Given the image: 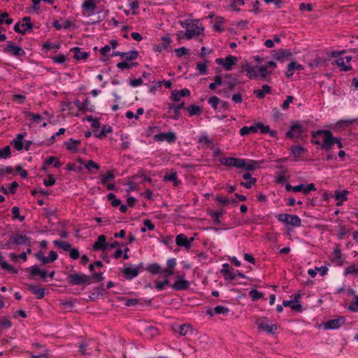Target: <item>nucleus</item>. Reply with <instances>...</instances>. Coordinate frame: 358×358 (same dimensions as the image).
I'll return each instance as SVG.
<instances>
[{
  "label": "nucleus",
  "mask_w": 358,
  "mask_h": 358,
  "mask_svg": "<svg viewBox=\"0 0 358 358\" xmlns=\"http://www.w3.org/2000/svg\"><path fill=\"white\" fill-rule=\"evenodd\" d=\"M97 8V3L94 0H86L81 6V8L87 12L88 15H94Z\"/></svg>",
  "instance_id": "nucleus-20"
},
{
  "label": "nucleus",
  "mask_w": 358,
  "mask_h": 358,
  "mask_svg": "<svg viewBox=\"0 0 358 358\" xmlns=\"http://www.w3.org/2000/svg\"><path fill=\"white\" fill-rule=\"evenodd\" d=\"M145 331L146 336L150 338H152L158 335V329L152 325L147 326L145 329Z\"/></svg>",
  "instance_id": "nucleus-49"
},
{
  "label": "nucleus",
  "mask_w": 358,
  "mask_h": 358,
  "mask_svg": "<svg viewBox=\"0 0 358 358\" xmlns=\"http://www.w3.org/2000/svg\"><path fill=\"white\" fill-rule=\"evenodd\" d=\"M243 178L249 180L248 182H241L240 185L242 187H244L246 189H250L252 185H254L257 182V178H252V175L250 173H245L243 175Z\"/></svg>",
  "instance_id": "nucleus-32"
},
{
  "label": "nucleus",
  "mask_w": 358,
  "mask_h": 358,
  "mask_svg": "<svg viewBox=\"0 0 358 358\" xmlns=\"http://www.w3.org/2000/svg\"><path fill=\"white\" fill-rule=\"evenodd\" d=\"M33 28V24L31 23L30 17H24L22 19V22H17L14 26V30L15 32L25 34L28 30Z\"/></svg>",
  "instance_id": "nucleus-8"
},
{
  "label": "nucleus",
  "mask_w": 358,
  "mask_h": 358,
  "mask_svg": "<svg viewBox=\"0 0 358 358\" xmlns=\"http://www.w3.org/2000/svg\"><path fill=\"white\" fill-rule=\"evenodd\" d=\"M1 267L3 270H7L10 273H17V270L15 269L13 266L8 264L6 262H3L1 263Z\"/></svg>",
  "instance_id": "nucleus-63"
},
{
  "label": "nucleus",
  "mask_w": 358,
  "mask_h": 358,
  "mask_svg": "<svg viewBox=\"0 0 358 358\" xmlns=\"http://www.w3.org/2000/svg\"><path fill=\"white\" fill-rule=\"evenodd\" d=\"M80 144L81 141L80 140H75L73 138H70L64 142L66 150L72 153L78 152Z\"/></svg>",
  "instance_id": "nucleus-22"
},
{
  "label": "nucleus",
  "mask_w": 358,
  "mask_h": 358,
  "mask_svg": "<svg viewBox=\"0 0 358 358\" xmlns=\"http://www.w3.org/2000/svg\"><path fill=\"white\" fill-rule=\"evenodd\" d=\"M10 148L9 145H6L3 148L0 150V159H8L10 157Z\"/></svg>",
  "instance_id": "nucleus-57"
},
{
  "label": "nucleus",
  "mask_w": 358,
  "mask_h": 358,
  "mask_svg": "<svg viewBox=\"0 0 358 358\" xmlns=\"http://www.w3.org/2000/svg\"><path fill=\"white\" fill-rule=\"evenodd\" d=\"M246 76L250 79L261 78L265 80L268 75L272 73L271 71H268L267 66H250L248 65L246 68Z\"/></svg>",
  "instance_id": "nucleus-3"
},
{
  "label": "nucleus",
  "mask_w": 358,
  "mask_h": 358,
  "mask_svg": "<svg viewBox=\"0 0 358 358\" xmlns=\"http://www.w3.org/2000/svg\"><path fill=\"white\" fill-rule=\"evenodd\" d=\"M220 163L226 166L240 169L244 165V159L236 157H222L220 159Z\"/></svg>",
  "instance_id": "nucleus-9"
},
{
  "label": "nucleus",
  "mask_w": 358,
  "mask_h": 358,
  "mask_svg": "<svg viewBox=\"0 0 358 358\" xmlns=\"http://www.w3.org/2000/svg\"><path fill=\"white\" fill-rule=\"evenodd\" d=\"M343 275L346 277L348 275H358V265L353 263L346 266L344 268Z\"/></svg>",
  "instance_id": "nucleus-36"
},
{
  "label": "nucleus",
  "mask_w": 358,
  "mask_h": 358,
  "mask_svg": "<svg viewBox=\"0 0 358 358\" xmlns=\"http://www.w3.org/2000/svg\"><path fill=\"white\" fill-rule=\"evenodd\" d=\"M85 168L88 171H91L92 169L99 170L100 169V166L99 164L94 162L93 160H88L85 164Z\"/></svg>",
  "instance_id": "nucleus-62"
},
{
  "label": "nucleus",
  "mask_w": 358,
  "mask_h": 358,
  "mask_svg": "<svg viewBox=\"0 0 358 358\" xmlns=\"http://www.w3.org/2000/svg\"><path fill=\"white\" fill-rule=\"evenodd\" d=\"M258 327L259 330L266 331L270 334H274L278 329L277 324H268L266 322H259Z\"/></svg>",
  "instance_id": "nucleus-31"
},
{
  "label": "nucleus",
  "mask_w": 358,
  "mask_h": 358,
  "mask_svg": "<svg viewBox=\"0 0 358 358\" xmlns=\"http://www.w3.org/2000/svg\"><path fill=\"white\" fill-rule=\"evenodd\" d=\"M237 61V57L233 55H228L225 58H217L215 59V62L219 65L223 66L227 71H231Z\"/></svg>",
  "instance_id": "nucleus-10"
},
{
  "label": "nucleus",
  "mask_w": 358,
  "mask_h": 358,
  "mask_svg": "<svg viewBox=\"0 0 358 358\" xmlns=\"http://www.w3.org/2000/svg\"><path fill=\"white\" fill-rule=\"evenodd\" d=\"M3 52L17 57H24L26 55L25 51L22 48L15 45L12 42H10L6 47H4Z\"/></svg>",
  "instance_id": "nucleus-11"
},
{
  "label": "nucleus",
  "mask_w": 358,
  "mask_h": 358,
  "mask_svg": "<svg viewBox=\"0 0 358 358\" xmlns=\"http://www.w3.org/2000/svg\"><path fill=\"white\" fill-rule=\"evenodd\" d=\"M193 241V238L188 239V238L182 234H178L176 238V243L178 246L185 247L186 249H189L190 248Z\"/></svg>",
  "instance_id": "nucleus-21"
},
{
  "label": "nucleus",
  "mask_w": 358,
  "mask_h": 358,
  "mask_svg": "<svg viewBox=\"0 0 358 358\" xmlns=\"http://www.w3.org/2000/svg\"><path fill=\"white\" fill-rule=\"evenodd\" d=\"M164 180L165 181H171L174 186L178 187L181 183V182L178 180L177 173L176 171L171 172L169 174H166L164 176Z\"/></svg>",
  "instance_id": "nucleus-37"
},
{
  "label": "nucleus",
  "mask_w": 358,
  "mask_h": 358,
  "mask_svg": "<svg viewBox=\"0 0 358 358\" xmlns=\"http://www.w3.org/2000/svg\"><path fill=\"white\" fill-rule=\"evenodd\" d=\"M142 267L143 263H141L136 266L131 264H126L122 272L127 279L131 280L138 276Z\"/></svg>",
  "instance_id": "nucleus-7"
},
{
  "label": "nucleus",
  "mask_w": 358,
  "mask_h": 358,
  "mask_svg": "<svg viewBox=\"0 0 358 358\" xmlns=\"http://www.w3.org/2000/svg\"><path fill=\"white\" fill-rule=\"evenodd\" d=\"M180 26L185 29L183 38L190 40L204 35V27L199 20L187 19L180 22Z\"/></svg>",
  "instance_id": "nucleus-1"
},
{
  "label": "nucleus",
  "mask_w": 358,
  "mask_h": 358,
  "mask_svg": "<svg viewBox=\"0 0 358 358\" xmlns=\"http://www.w3.org/2000/svg\"><path fill=\"white\" fill-rule=\"evenodd\" d=\"M108 243L106 242V237L105 235H99L97 240L92 245V250L94 251H103L104 252L108 247Z\"/></svg>",
  "instance_id": "nucleus-17"
},
{
  "label": "nucleus",
  "mask_w": 358,
  "mask_h": 358,
  "mask_svg": "<svg viewBox=\"0 0 358 358\" xmlns=\"http://www.w3.org/2000/svg\"><path fill=\"white\" fill-rule=\"evenodd\" d=\"M190 116L200 115L201 113V108L196 105H191L187 108Z\"/></svg>",
  "instance_id": "nucleus-53"
},
{
  "label": "nucleus",
  "mask_w": 358,
  "mask_h": 358,
  "mask_svg": "<svg viewBox=\"0 0 358 358\" xmlns=\"http://www.w3.org/2000/svg\"><path fill=\"white\" fill-rule=\"evenodd\" d=\"M154 139L155 141L162 142L167 141L168 143H173L176 139V136L173 132H162L155 135Z\"/></svg>",
  "instance_id": "nucleus-15"
},
{
  "label": "nucleus",
  "mask_w": 358,
  "mask_h": 358,
  "mask_svg": "<svg viewBox=\"0 0 358 358\" xmlns=\"http://www.w3.org/2000/svg\"><path fill=\"white\" fill-rule=\"evenodd\" d=\"M79 350L82 355H95L99 351V344L96 340L85 341L79 345Z\"/></svg>",
  "instance_id": "nucleus-4"
},
{
  "label": "nucleus",
  "mask_w": 358,
  "mask_h": 358,
  "mask_svg": "<svg viewBox=\"0 0 358 358\" xmlns=\"http://www.w3.org/2000/svg\"><path fill=\"white\" fill-rule=\"evenodd\" d=\"M137 64V63H131V64H129L127 62V61H124V62H119L117 64V66L118 69H121L122 71L124 70V69H131V67H134V66H136Z\"/></svg>",
  "instance_id": "nucleus-59"
},
{
  "label": "nucleus",
  "mask_w": 358,
  "mask_h": 358,
  "mask_svg": "<svg viewBox=\"0 0 358 358\" xmlns=\"http://www.w3.org/2000/svg\"><path fill=\"white\" fill-rule=\"evenodd\" d=\"M341 250L338 246L336 247L334 249L331 262L337 266H342L345 262Z\"/></svg>",
  "instance_id": "nucleus-16"
},
{
  "label": "nucleus",
  "mask_w": 358,
  "mask_h": 358,
  "mask_svg": "<svg viewBox=\"0 0 358 358\" xmlns=\"http://www.w3.org/2000/svg\"><path fill=\"white\" fill-rule=\"evenodd\" d=\"M191 330H192V327L189 324H184L179 327V329H178V332L181 336H185L187 334L188 331H191Z\"/></svg>",
  "instance_id": "nucleus-61"
},
{
  "label": "nucleus",
  "mask_w": 358,
  "mask_h": 358,
  "mask_svg": "<svg viewBox=\"0 0 358 358\" xmlns=\"http://www.w3.org/2000/svg\"><path fill=\"white\" fill-rule=\"evenodd\" d=\"M115 178V174L113 171H109L106 173H103L101 176V182L103 185H106L109 180H113Z\"/></svg>",
  "instance_id": "nucleus-46"
},
{
  "label": "nucleus",
  "mask_w": 358,
  "mask_h": 358,
  "mask_svg": "<svg viewBox=\"0 0 358 358\" xmlns=\"http://www.w3.org/2000/svg\"><path fill=\"white\" fill-rule=\"evenodd\" d=\"M176 281L172 285V288L175 290H187L189 288L190 283L185 280L183 276L178 275Z\"/></svg>",
  "instance_id": "nucleus-14"
},
{
  "label": "nucleus",
  "mask_w": 358,
  "mask_h": 358,
  "mask_svg": "<svg viewBox=\"0 0 358 358\" xmlns=\"http://www.w3.org/2000/svg\"><path fill=\"white\" fill-rule=\"evenodd\" d=\"M29 291L36 295V297L38 299H43L45 295V289L42 287H40L37 285H29Z\"/></svg>",
  "instance_id": "nucleus-34"
},
{
  "label": "nucleus",
  "mask_w": 358,
  "mask_h": 358,
  "mask_svg": "<svg viewBox=\"0 0 358 358\" xmlns=\"http://www.w3.org/2000/svg\"><path fill=\"white\" fill-rule=\"evenodd\" d=\"M26 134H18L12 141V145L17 151L21 150L23 148L22 140L24 139Z\"/></svg>",
  "instance_id": "nucleus-35"
},
{
  "label": "nucleus",
  "mask_w": 358,
  "mask_h": 358,
  "mask_svg": "<svg viewBox=\"0 0 358 358\" xmlns=\"http://www.w3.org/2000/svg\"><path fill=\"white\" fill-rule=\"evenodd\" d=\"M90 103V101L88 99H85L84 101H80L78 100L75 101V105L78 108L79 110H85L87 109L88 104Z\"/></svg>",
  "instance_id": "nucleus-60"
},
{
  "label": "nucleus",
  "mask_w": 358,
  "mask_h": 358,
  "mask_svg": "<svg viewBox=\"0 0 358 358\" xmlns=\"http://www.w3.org/2000/svg\"><path fill=\"white\" fill-rule=\"evenodd\" d=\"M271 91V87L268 85H264L261 89L255 90L254 93L256 94L257 97L259 99H262L264 97L266 94H268Z\"/></svg>",
  "instance_id": "nucleus-40"
},
{
  "label": "nucleus",
  "mask_w": 358,
  "mask_h": 358,
  "mask_svg": "<svg viewBox=\"0 0 358 358\" xmlns=\"http://www.w3.org/2000/svg\"><path fill=\"white\" fill-rule=\"evenodd\" d=\"M162 43L154 45L153 50L155 52H162L169 48L171 45V39L169 35L164 36L161 38Z\"/></svg>",
  "instance_id": "nucleus-18"
},
{
  "label": "nucleus",
  "mask_w": 358,
  "mask_h": 358,
  "mask_svg": "<svg viewBox=\"0 0 358 358\" xmlns=\"http://www.w3.org/2000/svg\"><path fill=\"white\" fill-rule=\"evenodd\" d=\"M224 22V18L222 17H217L215 18V22L213 25V29L220 32L223 31L224 28L222 27V24Z\"/></svg>",
  "instance_id": "nucleus-52"
},
{
  "label": "nucleus",
  "mask_w": 358,
  "mask_h": 358,
  "mask_svg": "<svg viewBox=\"0 0 358 358\" xmlns=\"http://www.w3.org/2000/svg\"><path fill=\"white\" fill-rule=\"evenodd\" d=\"M348 310L352 313L358 312V295H355V297L350 303Z\"/></svg>",
  "instance_id": "nucleus-50"
},
{
  "label": "nucleus",
  "mask_w": 358,
  "mask_h": 358,
  "mask_svg": "<svg viewBox=\"0 0 358 358\" xmlns=\"http://www.w3.org/2000/svg\"><path fill=\"white\" fill-rule=\"evenodd\" d=\"M303 69V66L301 64H298L296 62H292L289 64H288V65L287 66V71L285 72V76L287 78H290L294 75L295 70L301 71Z\"/></svg>",
  "instance_id": "nucleus-26"
},
{
  "label": "nucleus",
  "mask_w": 358,
  "mask_h": 358,
  "mask_svg": "<svg viewBox=\"0 0 358 358\" xmlns=\"http://www.w3.org/2000/svg\"><path fill=\"white\" fill-rule=\"evenodd\" d=\"M138 56V52L137 50H131L129 52H123L122 58H124L126 61H132L136 59Z\"/></svg>",
  "instance_id": "nucleus-47"
},
{
  "label": "nucleus",
  "mask_w": 358,
  "mask_h": 358,
  "mask_svg": "<svg viewBox=\"0 0 358 358\" xmlns=\"http://www.w3.org/2000/svg\"><path fill=\"white\" fill-rule=\"evenodd\" d=\"M221 273L226 280H234L236 278V275L234 273V269L230 268L227 263L222 265Z\"/></svg>",
  "instance_id": "nucleus-25"
},
{
  "label": "nucleus",
  "mask_w": 358,
  "mask_h": 358,
  "mask_svg": "<svg viewBox=\"0 0 358 358\" xmlns=\"http://www.w3.org/2000/svg\"><path fill=\"white\" fill-rule=\"evenodd\" d=\"M207 61L199 62L196 64V69L199 71L200 75H205L207 73Z\"/></svg>",
  "instance_id": "nucleus-58"
},
{
  "label": "nucleus",
  "mask_w": 358,
  "mask_h": 358,
  "mask_svg": "<svg viewBox=\"0 0 358 358\" xmlns=\"http://www.w3.org/2000/svg\"><path fill=\"white\" fill-rule=\"evenodd\" d=\"M112 132V128L108 125H103L101 128V131L99 134H96L95 136L99 138H102L106 136L107 134Z\"/></svg>",
  "instance_id": "nucleus-55"
},
{
  "label": "nucleus",
  "mask_w": 358,
  "mask_h": 358,
  "mask_svg": "<svg viewBox=\"0 0 358 358\" xmlns=\"http://www.w3.org/2000/svg\"><path fill=\"white\" fill-rule=\"evenodd\" d=\"M345 322V318L340 317L336 319L330 320L324 323V328L327 329H336L343 325Z\"/></svg>",
  "instance_id": "nucleus-23"
},
{
  "label": "nucleus",
  "mask_w": 358,
  "mask_h": 358,
  "mask_svg": "<svg viewBox=\"0 0 358 358\" xmlns=\"http://www.w3.org/2000/svg\"><path fill=\"white\" fill-rule=\"evenodd\" d=\"M263 161L257 162L252 159H248L245 161L244 159V165L241 166L240 169H243L245 171H254L257 169L261 164H262Z\"/></svg>",
  "instance_id": "nucleus-30"
},
{
  "label": "nucleus",
  "mask_w": 358,
  "mask_h": 358,
  "mask_svg": "<svg viewBox=\"0 0 358 358\" xmlns=\"http://www.w3.org/2000/svg\"><path fill=\"white\" fill-rule=\"evenodd\" d=\"M239 133H240L241 136H245V135H248L252 133V134L257 133V130L255 128V124L250 127L245 126V127H242L240 129Z\"/></svg>",
  "instance_id": "nucleus-44"
},
{
  "label": "nucleus",
  "mask_w": 358,
  "mask_h": 358,
  "mask_svg": "<svg viewBox=\"0 0 358 358\" xmlns=\"http://www.w3.org/2000/svg\"><path fill=\"white\" fill-rule=\"evenodd\" d=\"M306 152V149L300 145H293L290 148L291 155L295 162L300 161Z\"/></svg>",
  "instance_id": "nucleus-19"
},
{
  "label": "nucleus",
  "mask_w": 358,
  "mask_h": 358,
  "mask_svg": "<svg viewBox=\"0 0 358 358\" xmlns=\"http://www.w3.org/2000/svg\"><path fill=\"white\" fill-rule=\"evenodd\" d=\"M333 64L341 67V71H348L352 69V66L350 64H348L345 62V59L343 57L336 59Z\"/></svg>",
  "instance_id": "nucleus-38"
},
{
  "label": "nucleus",
  "mask_w": 358,
  "mask_h": 358,
  "mask_svg": "<svg viewBox=\"0 0 358 358\" xmlns=\"http://www.w3.org/2000/svg\"><path fill=\"white\" fill-rule=\"evenodd\" d=\"M70 51L74 52L73 58L78 61L86 59L90 55L89 52L81 51V48L78 47H74Z\"/></svg>",
  "instance_id": "nucleus-33"
},
{
  "label": "nucleus",
  "mask_w": 358,
  "mask_h": 358,
  "mask_svg": "<svg viewBox=\"0 0 358 358\" xmlns=\"http://www.w3.org/2000/svg\"><path fill=\"white\" fill-rule=\"evenodd\" d=\"M185 107V103H178V104H169V110H173V113L176 115H180V111L181 109L184 108Z\"/></svg>",
  "instance_id": "nucleus-54"
},
{
  "label": "nucleus",
  "mask_w": 358,
  "mask_h": 358,
  "mask_svg": "<svg viewBox=\"0 0 358 358\" xmlns=\"http://www.w3.org/2000/svg\"><path fill=\"white\" fill-rule=\"evenodd\" d=\"M303 133V126L299 123L292 124L289 131L286 133V137L289 138H299Z\"/></svg>",
  "instance_id": "nucleus-13"
},
{
  "label": "nucleus",
  "mask_w": 358,
  "mask_h": 358,
  "mask_svg": "<svg viewBox=\"0 0 358 358\" xmlns=\"http://www.w3.org/2000/svg\"><path fill=\"white\" fill-rule=\"evenodd\" d=\"M68 279L71 285H80L82 284L90 285L92 283L90 276L80 273L69 275Z\"/></svg>",
  "instance_id": "nucleus-6"
},
{
  "label": "nucleus",
  "mask_w": 358,
  "mask_h": 358,
  "mask_svg": "<svg viewBox=\"0 0 358 358\" xmlns=\"http://www.w3.org/2000/svg\"><path fill=\"white\" fill-rule=\"evenodd\" d=\"M312 137L315 140H312L311 143L320 145V149L328 151L332 148V142L334 136L329 130H317L312 133Z\"/></svg>",
  "instance_id": "nucleus-2"
},
{
  "label": "nucleus",
  "mask_w": 358,
  "mask_h": 358,
  "mask_svg": "<svg viewBox=\"0 0 358 358\" xmlns=\"http://www.w3.org/2000/svg\"><path fill=\"white\" fill-rule=\"evenodd\" d=\"M161 268V266L157 263L150 264L146 268L147 271L152 274H159Z\"/></svg>",
  "instance_id": "nucleus-45"
},
{
  "label": "nucleus",
  "mask_w": 358,
  "mask_h": 358,
  "mask_svg": "<svg viewBox=\"0 0 358 358\" xmlns=\"http://www.w3.org/2000/svg\"><path fill=\"white\" fill-rule=\"evenodd\" d=\"M275 217L279 222L289 224L295 227H300L301 224V220L300 217L296 215L280 213L276 215Z\"/></svg>",
  "instance_id": "nucleus-5"
},
{
  "label": "nucleus",
  "mask_w": 358,
  "mask_h": 358,
  "mask_svg": "<svg viewBox=\"0 0 358 358\" xmlns=\"http://www.w3.org/2000/svg\"><path fill=\"white\" fill-rule=\"evenodd\" d=\"M25 115L29 118L32 122L39 124L43 120V117L39 114L33 113L31 112H26Z\"/></svg>",
  "instance_id": "nucleus-48"
},
{
  "label": "nucleus",
  "mask_w": 358,
  "mask_h": 358,
  "mask_svg": "<svg viewBox=\"0 0 358 358\" xmlns=\"http://www.w3.org/2000/svg\"><path fill=\"white\" fill-rule=\"evenodd\" d=\"M10 241L15 245H25L28 247L31 245V238L26 235L19 233L12 234L10 236Z\"/></svg>",
  "instance_id": "nucleus-12"
},
{
  "label": "nucleus",
  "mask_w": 358,
  "mask_h": 358,
  "mask_svg": "<svg viewBox=\"0 0 358 358\" xmlns=\"http://www.w3.org/2000/svg\"><path fill=\"white\" fill-rule=\"evenodd\" d=\"M189 95L190 91L187 88L182 89L180 91L173 90L171 92V99L173 101H179L182 97L188 96Z\"/></svg>",
  "instance_id": "nucleus-28"
},
{
  "label": "nucleus",
  "mask_w": 358,
  "mask_h": 358,
  "mask_svg": "<svg viewBox=\"0 0 358 358\" xmlns=\"http://www.w3.org/2000/svg\"><path fill=\"white\" fill-rule=\"evenodd\" d=\"M229 311V308L224 306H217L214 308V312L218 315H227Z\"/></svg>",
  "instance_id": "nucleus-51"
},
{
  "label": "nucleus",
  "mask_w": 358,
  "mask_h": 358,
  "mask_svg": "<svg viewBox=\"0 0 358 358\" xmlns=\"http://www.w3.org/2000/svg\"><path fill=\"white\" fill-rule=\"evenodd\" d=\"M53 244L58 248L62 249L64 251L69 252L71 248V245L67 242H63L59 240L53 241Z\"/></svg>",
  "instance_id": "nucleus-43"
},
{
  "label": "nucleus",
  "mask_w": 358,
  "mask_h": 358,
  "mask_svg": "<svg viewBox=\"0 0 358 358\" xmlns=\"http://www.w3.org/2000/svg\"><path fill=\"white\" fill-rule=\"evenodd\" d=\"M220 99L216 96H212L208 98V103L215 110H220Z\"/></svg>",
  "instance_id": "nucleus-41"
},
{
  "label": "nucleus",
  "mask_w": 358,
  "mask_h": 358,
  "mask_svg": "<svg viewBox=\"0 0 358 358\" xmlns=\"http://www.w3.org/2000/svg\"><path fill=\"white\" fill-rule=\"evenodd\" d=\"M224 211L223 210H210L208 213V215L213 219L214 222L217 224H220V218L224 214Z\"/></svg>",
  "instance_id": "nucleus-42"
},
{
  "label": "nucleus",
  "mask_w": 358,
  "mask_h": 358,
  "mask_svg": "<svg viewBox=\"0 0 358 358\" xmlns=\"http://www.w3.org/2000/svg\"><path fill=\"white\" fill-rule=\"evenodd\" d=\"M349 192L343 189L341 191H336L334 194L335 199L338 201L336 203L337 206H342L343 202L348 200V195Z\"/></svg>",
  "instance_id": "nucleus-29"
},
{
  "label": "nucleus",
  "mask_w": 358,
  "mask_h": 358,
  "mask_svg": "<svg viewBox=\"0 0 358 358\" xmlns=\"http://www.w3.org/2000/svg\"><path fill=\"white\" fill-rule=\"evenodd\" d=\"M249 296L252 301H255L263 297V294L256 289H253L249 292Z\"/></svg>",
  "instance_id": "nucleus-56"
},
{
  "label": "nucleus",
  "mask_w": 358,
  "mask_h": 358,
  "mask_svg": "<svg viewBox=\"0 0 358 358\" xmlns=\"http://www.w3.org/2000/svg\"><path fill=\"white\" fill-rule=\"evenodd\" d=\"M29 274L31 277L39 275L43 280L45 281L48 273L45 271L41 270L37 265L31 266L28 268Z\"/></svg>",
  "instance_id": "nucleus-27"
},
{
  "label": "nucleus",
  "mask_w": 358,
  "mask_h": 358,
  "mask_svg": "<svg viewBox=\"0 0 358 358\" xmlns=\"http://www.w3.org/2000/svg\"><path fill=\"white\" fill-rule=\"evenodd\" d=\"M169 281L168 279H164L163 281L156 280L155 282V288L157 291H162L164 289L166 285H168Z\"/></svg>",
  "instance_id": "nucleus-64"
},
{
  "label": "nucleus",
  "mask_w": 358,
  "mask_h": 358,
  "mask_svg": "<svg viewBox=\"0 0 358 358\" xmlns=\"http://www.w3.org/2000/svg\"><path fill=\"white\" fill-rule=\"evenodd\" d=\"M255 128L257 132H260L261 134H269L270 136L275 137L276 135V131L274 130H271L270 127L267 124H264L262 122L255 123Z\"/></svg>",
  "instance_id": "nucleus-24"
},
{
  "label": "nucleus",
  "mask_w": 358,
  "mask_h": 358,
  "mask_svg": "<svg viewBox=\"0 0 358 358\" xmlns=\"http://www.w3.org/2000/svg\"><path fill=\"white\" fill-rule=\"evenodd\" d=\"M282 306L285 307H290L292 310L301 311L302 306L299 303H294L293 300L283 301Z\"/></svg>",
  "instance_id": "nucleus-39"
}]
</instances>
